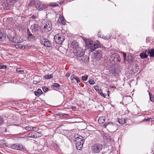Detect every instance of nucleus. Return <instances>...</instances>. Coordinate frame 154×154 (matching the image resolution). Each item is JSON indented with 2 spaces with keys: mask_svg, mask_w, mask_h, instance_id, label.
<instances>
[{
  "mask_svg": "<svg viewBox=\"0 0 154 154\" xmlns=\"http://www.w3.org/2000/svg\"><path fill=\"white\" fill-rule=\"evenodd\" d=\"M148 55L150 57H154V48L146 50L145 52L141 53L140 54V56L142 59L146 58Z\"/></svg>",
  "mask_w": 154,
  "mask_h": 154,
  "instance_id": "f257e3e1",
  "label": "nucleus"
},
{
  "mask_svg": "<svg viewBox=\"0 0 154 154\" xmlns=\"http://www.w3.org/2000/svg\"><path fill=\"white\" fill-rule=\"evenodd\" d=\"M103 148L102 145L100 143L94 144L91 148V152L93 154L98 153L100 152Z\"/></svg>",
  "mask_w": 154,
  "mask_h": 154,
  "instance_id": "f03ea898",
  "label": "nucleus"
},
{
  "mask_svg": "<svg viewBox=\"0 0 154 154\" xmlns=\"http://www.w3.org/2000/svg\"><path fill=\"white\" fill-rule=\"evenodd\" d=\"M84 140L83 137L81 136L75 137V145L78 150H80L82 149Z\"/></svg>",
  "mask_w": 154,
  "mask_h": 154,
  "instance_id": "7ed1b4c3",
  "label": "nucleus"
},
{
  "mask_svg": "<svg viewBox=\"0 0 154 154\" xmlns=\"http://www.w3.org/2000/svg\"><path fill=\"white\" fill-rule=\"evenodd\" d=\"M85 43L86 45L88 46V48L89 49V50L91 52L100 47V44L96 43L93 44L92 41H89L88 42L86 41Z\"/></svg>",
  "mask_w": 154,
  "mask_h": 154,
  "instance_id": "20e7f679",
  "label": "nucleus"
},
{
  "mask_svg": "<svg viewBox=\"0 0 154 154\" xmlns=\"http://www.w3.org/2000/svg\"><path fill=\"white\" fill-rule=\"evenodd\" d=\"M112 54L110 57L109 60L110 62L116 63L117 62L120 61L121 59L120 58L119 54L117 53L114 52H112Z\"/></svg>",
  "mask_w": 154,
  "mask_h": 154,
  "instance_id": "39448f33",
  "label": "nucleus"
},
{
  "mask_svg": "<svg viewBox=\"0 0 154 154\" xmlns=\"http://www.w3.org/2000/svg\"><path fill=\"white\" fill-rule=\"evenodd\" d=\"M55 41L57 44H62L65 39L64 35L62 33H59L55 35L54 37Z\"/></svg>",
  "mask_w": 154,
  "mask_h": 154,
  "instance_id": "423d86ee",
  "label": "nucleus"
},
{
  "mask_svg": "<svg viewBox=\"0 0 154 154\" xmlns=\"http://www.w3.org/2000/svg\"><path fill=\"white\" fill-rule=\"evenodd\" d=\"M74 55L78 57H81L85 54V51L81 48L78 47L73 51Z\"/></svg>",
  "mask_w": 154,
  "mask_h": 154,
  "instance_id": "0eeeda50",
  "label": "nucleus"
},
{
  "mask_svg": "<svg viewBox=\"0 0 154 154\" xmlns=\"http://www.w3.org/2000/svg\"><path fill=\"white\" fill-rule=\"evenodd\" d=\"M7 38L9 41L14 43H20L23 42L22 40L20 39L19 37H15L10 34L8 35Z\"/></svg>",
  "mask_w": 154,
  "mask_h": 154,
  "instance_id": "6e6552de",
  "label": "nucleus"
},
{
  "mask_svg": "<svg viewBox=\"0 0 154 154\" xmlns=\"http://www.w3.org/2000/svg\"><path fill=\"white\" fill-rule=\"evenodd\" d=\"M10 147L13 149L20 151L24 150L25 149L22 144L18 143L11 145Z\"/></svg>",
  "mask_w": 154,
  "mask_h": 154,
  "instance_id": "1a4fd4ad",
  "label": "nucleus"
},
{
  "mask_svg": "<svg viewBox=\"0 0 154 154\" xmlns=\"http://www.w3.org/2000/svg\"><path fill=\"white\" fill-rule=\"evenodd\" d=\"M103 126L104 128H106L107 126V128L110 130V131L113 132L115 131L113 129L116 127V125L112 122H109L105 123Z\"/></svg>",
  "mask_w": 154,
  "mask_h": 154,
  "instance_id": "9d476101",
  "label": "nucleus"
},
{
  "mask_svg": "<svg viewBox=\"0 0 154 154\" xmlns=\"http://www.w3.org/2000/svg\"><path fill=\"white\" fill-rule=\"evenodd\" d=\"M52 28V24L50 21H45L44 24V29L46 32H48L50 31Z\"/></svg>",
  "mask_w": 154,
  "mask_h": 154,
  "instance_id": "9b49d317",
  "label": "nucleus"
},
{
  "mask_svg": "<svg viewBox=\"0 0 154 154\" xmlns=\"http://www.w3.org/2000/svg\"><path fill=\"white\" fill-rule=\"evenodd\" d=\"M41 43L42 45L47 47H51L52 46V44L47 39L44 38L41 40Z\"/></svg>",
  "mask_w": 154,
  "mask_h": 154,
  "instance_id": "f8f14e48",
  "label": "nucleus"
},
{
  "mask_svg": "<svg viewBox=\"0 0 154 154\" xmlns=\"http://www.w3.org/2000/svg\"><path fill=\"white\" fill-rule=\"evenodd\" d=\"M32 4L33 5L36 4V7L38 10H43L45 9V7H44L43 5L41 4L40 2H37V3L36 1H34L33 2H32Z\"/></svg>",
  "mask_w": 154,
  "mask_h": 154,
  "instance_id": "ddd939ff",
  "label": "nucleus"
},
{
  "mask_svg": "<svg viewBox=\"0 0 154 154\" xmlns=\"http://www.w3.org/2000/svg\"><path fill=\"white\" fill-rule=\"evenodd\" d=\"M69 44L70 46L73 49H74V50L76 49L78 47H79L78 43L75 40L70 42Z\"/></svg>",
  "mask_w": 154,
  "mask_h": 154,
  "instance_id": "4468645a",
  "label": "nucleus"
},
{
  "mask_svg": "<svg viewBox=\"0 0 154 154\" xmlns=\"http://www.w3.org/2000/svg\"><path fill=\"white\" fill-rule=\"evenodd\" d=\"M39 26L37 24H34L31 26L30 29L33 32H34L38 30Z\"/></svg>",
  "mask_w": 154,
  "mask_h": 154,
  "instance_id": "2eb2a0df",
  "label": "nucleus"
},
{
  "mask_svg": "<svg viewBox=\"0 0 154 154\" xmlns=\"http://www.w3.org/2000/svg\"><path fill=\"white\" fill-rule=\"evenodd\" d=\"M102 135L103 139L108 142H109L110 141L111 137L107 134L104 133L102 134Z\"/></svg>",
  "mask_w": 154,
  "mask_h": 154,
  "instance_id": "dca6fc26",
  "label": "nucleus"
},
{
  "mask_svg": "<svg viewBox=\"0 0 154 154\" xmlns=\"http://www.w3.org/2000/svg\"><path fill=\"white\" fill-rule=\"evenodd\" d=\"M17 46H18L19 47L22 48H23L25 49H30L32 47V45L29 44H27L26 45H17Z\"/></svg>",
  "mask_w": 154,
  "mask_h": 154,
  "instance_id": "f3484780",
  "label": "nucleus"
},
{
  "mask_svg": "<svg viewBox=\"0 0 154 154\" xmlns=\"http://www.w3.org/2000/svg\"><path fill=\"white\" fill-rule=\"evenodd\" d=\"M6 38V34L0 31V42L3 41Z\"/></svg>",
  "mask_w": 154,
  "mask_h": 154,
  "instance_id": "a211bd4d",
  "label": "nucleus"
},
{
  "mask_svg": "<svg viewBox=\"0 0 154 154\" xmlns=\"http://www.w3.org/2000/svg\"><path fill=\"white\" fill-rule=\"evenodd\" d=\"M123 55L124 56V59H125V60H126L127 61H128V62L131 61V56H128L127 57L126 54L124 53H123Z\"/></svg>",
  "mask_w": 154,
  "mask_h": 154,
  "instance_id": "6ab92c4d",
  "label": "nucleus"
},
{
  "mask_svg": "<svg viewBox=\"0 0 154 154\" xmlns=\"http://www.w3.org/2000/svg\"><path fill=\"white\" fill-rule=\"evenodd\" d=\"M42 91L41 89H38L36 91L34 92L36 96L38 97L42 94Z\"/></svg>",
  "mask_w": 154,
  "mask_h": 154,
  "instance_id": "aec40b11",
  "label": "nucleus"
},
{
  "mask_svg": "<svg viewBox=\"0 0 154 154\" xmlns=\"http://www.w3.org/2000/svg\"><path fill=\"white\" fill-rule=\"evenodd\" d=\"M59 17V19L61 21V23L63 25H64L65 24L66 21L64 18V17L60 15Z\"/></svg>",
  "mask_w": 154,
  "mask_h": 154,
  "instance_id": "412c9836",
  "label": "nucleus"
},
{
  "mask_svg": "<svg viewBox=\"0 0 154 154\" xmlns=\"http://www.w3.org/2000/svg\"><path fill=\"white\" fill-rule=\"evenodd\" d=\"M98 122L100 124H102L105 122V118L104 117L102 116L100 117L98 120Z\"/></svg>",
  "mask_w": 154,
  "mask_h": 154,
  "instance_id": "4be33fe9",
  "label": "nucleus"
},
{
  "mask_svg": "<svg viewBox=\"0 0 154 154\" xmlns=\"http://www.w3.org/2000/svg\"><path fill=\"white\" fill-rule=\"evenodd\" d=\"M111 71L114 75H116L119 73V71L118 69L115 67L113 69V70L111 69Z\"/></svg>",
  "mask_w": 154,
  "mask_h": 154,
  "instance_id": "5701e85b",
  "label": "nucleus"
},
{
  "mask_svg": "<svg viewBox=\"0 0 154 154\" xmlns=\"http://www.w3.org/2000/svg\"><path fill=\"white\" fill-rule=\"evenodd\" d=\"M27 38L28 40L32 41L35 40V37L32 34H31L28 35Z\"/></svg>",
  "mask_w": 154,
  "mask_h": 154,
  "instance_id": "b1692460",
  "label": "nucleus"
},
{
  "mask_svg": "<svg viewBox=\"0 0 154 154\" xmlns=\"http://www.w3.org/2000/svg\"><path fill=\"white\" fill-rule=\"evenodd\" d=\"M95 55L98 58H100L102 56V54L100 51H96V53H95Z\"/></svg>",
  "mask_w": 154,
  "mask_h": 154,
  "instance_id": "393cba45",
  "label": "nucleus"
},
{
  "mask_svg": "<svg viewBox=\"0 0 154 154\" xmlns=\"http://www.w3.org/2000/svg\"><path fill=\"white\" fill-rule=\"evenodd\" d=\"M118 123H119L120 124L123 125L126 123L125 122V119L122 118L121 119H118Z\"/></svg>",
  "mask_w": 154,
  "mask_h": 154,
  "instance_id": "a878e982",
  "label": "nucleus"
},
{
  "mask_svg": "<svg viewBox=\"0 0 154 154\" xmlns=\"http://www.w3.org/2000/svg\"><path fill=\"white\" fill-rule=\"evenodd\" d=\"M94 89L98 93L100 94V92L102 91V90L97 85L95 86L94 88Z\"/></svg>",
  "mask_w": 154,
  "mask_h": 154,
  "instance_id": "bb28decb",
  "label": "nucleus"
},
{
  "mask_svg": "<svg viewBox=\"0 0 154 154\" xmlns=\"http://www.w3.org/2000/svg\"><path fill=\"white\" fill-rule=\"evenodd\" d=\"M15 1L13 0H9L7 1V3L9 5H12L15 3Z\"/></svg>",
  "mask_w": 154,
  "mask_h": 154,
  "instance_id": "cd10ccee",
  "label": "nucleus"
},
{
  "mask_svg": "<svg viewBox=\"0 0 154 154\" xmlns=\"http://www.w3.org/2000/svg\"><path fill=\"white\" fill-rule=\"evenodd\" d=\"M53 75L52 74L45 75L44 76V78L45 79H49L53 77Z\"/></svg>",
  "mask_w": 154,
  "mask_h": 154,
  "instance_id": "c85d7f7f",
  "label": "nucleus"
},
{
  "mask_svg": "<svg viewBox=\"0 0 154 154\" xmlns=\"http://www.w3.org/2000/svg\"><path fill=\"white\" fill-rule=\"evenodd\" d=\"M60 85L57 83H54L53 84V85L51 86V87H52L53 88H59L60 87Z\"/></svg>",
  "mask_w": 154,
  "mask_h": 154,
  "instance_id": "c756f323",
  "label": "nucleus"
},
{
  "mask_svg": "<svg viewBox=\"0 0 154 154\" xmlns=\"http://www.w3.org/2000/svg\"><path fill=\"white\" fill-rule=\"evenodd\" d=\"M24 128L25 130L27 131H31L33 129V127L27 126L25 127Z\"/></svg>",
  "mask_w": 154,
  "mask_h": 154,
  "instance_id": "7c9ffc66",
  "label": "nucleus"
},
{
  "mask_svg": "<svg viewBox=\"0 0 154 154\" xmlns=\"http://www.w3.org/2000/svg\"><path fill=\"white\" fill-rule=\"evenodd\" d=\"M56 115L59 116H68L69 115V114L66 113H57L56 114Z\"/></svg>",
  "mask_w": 154,
  "mask_h": 154,
  "instance_id": "2f4dec72",
  "label": "nucleus"
},
{
  "mask_svg": "<svg viewBox=\"0 0 154 154\" xmlns=\"http://www.w3.org/2000/svg\"><path fill=\"white\" fill-rule=\"evenodd\" d=\"M30 135V134H28V135L27 137H30V138H36V136L35 135V134H31V136H29V135Z\"/></svg>",
  "mask_w": 154,
  "mask_h": 154,
  "instance_id": "473e14b6",
  "label": "nucleus"
},
{
  "mask_svg": "<svg viewBox=\"0 0 154 154\" xmlns=\"http://www.w3.org/2000/svg\"><path fill=\"white\" fill-rule=\"evenodd\" d=\"M88 78V75H85L82 76V79L83 80L85 81L87 80Z\"/></svg>",
  "mask_w": 154,
  "mask_h": 154,
  "instance_id": "72a5a7b5",
  "label": "nucleus"
},
{
  "mask_svg": "<svg viewBox=\"0 0 154 154\" xmlns=\"http://www.w3.org/2000/svg\"><path fill=\"white\" fill-rule=\"evenodd\" d=\"M149 96L150 100L152 102H153L154 101V99L153 97H152V94L149 92Z\"/></svg>",
  "mask_w": 154,
  "mask_h": 154,
  "instance_id": "f704fd0d",
  "label": "nucleus"
},
{
  "mask_svg": "<svg viewBox=\"0 0 154 154\" xmlns=\"http://www.w3.org/2000/svg\"><path fill=\"white\" fill-rule=\"evenodd\" d=\"M35 134L36 136H37L36 138L37 137H40L41 136L42 134L38 132H36Z\"/></svg>",
  "mask_w": 154,
  "mask_h": 154,
  "instance_id": "c9c22d12",
  "label": "nucleus"
},
{
  "mask_svg": "<svg viewBox=\"0 0 154 154\" xmlns=\"http://www.w3.org/2000/svg\"><path fill=\"white\" fill-rule=\"evenodd\" d=\"M89 83L91 85H94L95 83L94 80L92 79H90L89 80Z\"/></svg>",
  "mask_w": 154,
  "mask_h": 154,
  "instance_id": "e433bc0d",
  "label": "nucleus"
},
{
  "mask_svg": "<svg viewBox=\"0 0 154 154\" xmlns=\"http://www.w3.org/2000/svg\"><path fill=\"white\" fill-rule=\"evenodd\" d=\"M16 71L17 72H23L24 71L23 70L21 69L20 68H17L16 69Z\"/></svg>",
  "mask_w": 154,
  "mask_h": 154,
  "instance_id": "4c0bfd02",
  "label": "nucleus"
},
{
  "mask_svg": "<svg viewBox=\"0 0 154 154\" xmlns=\"http://www.w3.org/2000/svg\"><path fill=\"white\" fill-rule=\"evenodd\" d=\"M43 90L45 92H47L48 90V88L46 87H43L42 88Z\"/></svg>",
  "mask_w": 154,
  "mask_h": 154,
  "instance_id": "58836bf2",
  "label": "nucleus"
},
{
  "mask_svg": "<svg viewBox=\"0 0 154 154\" xmlns=\"http://www.w3.org/2000/svg\"><path fill=\"white\" fill-rule=\"evenodd\" d=\"M75 76L74 75H72L70 77L71 79L72 80H73L74 79H75L76 77H75Z\"/></svg>",
  "mask_w": 154,
  "mask_h": 154,
  "instance_id": "ea45409f",
  "label": "nucleus"
},
{
  "mask_svg": "<svg viewBox=\"0 0 154 154\" xmlns=\"http://www.w3.org/2000/svg\"><path fill=\"white\" fill-rule=\"evenodd\" d=\"M6 68V66L5 65H0V69H5Z\"/></svg>",
  "mask_w": 154,
  "mask_h": 154,
  "instance_id": "a19ab883",
  "label": "nucleus"
},
{
  "mask_svg": "<svg viewBox=\"0 0 154 154\" xmlns=\"http://www.w3.org/2000/svg\"><path fill=\"white\" fill-rule=\"evenodd\" d=\"M3 122V120L2 117L0 116V125L2 124Z\"/></svg>",
  "mask_w": 154,
  "mask_h": 154,
  "instance_id": "79ce46f5",
  "label": "nucleus"
},
{
  "mask_svg": "<svg viewBox=\"0 0 154 154\" xmlns=\"http://www.w3.org/2000/svg\"><path fill=\"white\" fill-rule=\"evenodd\" d=\"M110 36H106L104 37L103 36V38L105 40H106V39L108 40L110 38Z\"/></svg>",
  "mask_w": 154,
  "mask_h": 154,
  "instance_id": "37998d69",
  "label": "nucleus"
},
{
  "mask_svg": "<svg viewBox=\"0 0 154 154\" xmlns=\"http://www.w3.org/2000/svg\"><path fill=\"white\" fill-rule=\"evenodd\" d=\"M101 96L103 97H104L105 98L106 97L105 95L103 93L102 91H101V92L100 93V94H99Z\"/></svg>",
  "mask_w": 154,
  "mask_h": 154,
  "instance_id": "c03bdc74",
  "label": "nucleus"
},
{
  "mask_svg": "<svg viewBox=\"0 0 154 154\" xmlns=\"http://www.w3.org/2000/svg\"><path fill=\"white\" fill-rule=\"evenodd\" d=\"M150 119H151V118L145 119L142 121V122H147L148 121L150 120Z\"/></svg>",
  "mask_w": 154,
  "mask_h": 154,
  "instance_id": "a18cd8bd",
  "label": "nucleus"
},
{
  "mask_svg": "<svg viewBox=\"0 0 154 154\" xmlns=\"http://www.w3.org/2000/svg\"><path fill=\"white\" fill-rule=\"evenodd\" d=\"M38 128L37 127H33V129L34 131H38Z\"/></svg>",
  "mask_w": 154,
  "mask_h": 154,
  "instance_id": "49530a36",
  "label": "nucleus"
},
{
  "mask_svg": "<svg viewBox=\"0 0 154 154\" xmlns=\"http://www.w3.org/2000/svg\"><path fill=\"white\" fill-rule=\"evenodd\" d=\"M98 35L101 38H103V36L101 35L100 32H98Z\"/></svg>",
  "mask_w": 154,
  "mask_h": 154,
  "instance_id": "de8ad7c7",
  "label": "nucleus"
},
{
  "mask_svg": "<svg viewBox=\"0 0 154 154\" xmlns=\"http://www.w3.org/2000/svg\"><path fill=\"white\" fill-rule=\"evenodd\" d=\"M51 6L54 7H57L58 6V5L56 3H53V4H52Z\"/></svg>",
  "mask_w": 154,
  "mask_h": 154,
  "instance_id": "09e8293b",
  "label": "nucleus"
},
{
  "mask_svg": "<svg viewBox=\"0 0 154 154\" xmlns=\"http://www.w3.org/2000/svg\"><path fill=\"white\" fill-rule=\"evenodd\" d=\"M27 34L28 35H29L32 34L30 33V31H29V29L28 28H27Z\"/></svg>",
  "mask_w": 154,
  "mask_h": 154,
  "instance_id": "8fccbe9b",
  "label": "nucleus"
},
{
  "mask_svg": "<svg viewBox=\"0 0 154 154\" xmlns=\"http://www.w3.org/2000/svg\"><path fill=\"white\" fill-rule=\"evenodd\" d=\"M75 80H76L77 82L78 83H79L80 82V80L78 79V77H76Z\"/></svg>",
  "mask_w": 154,
  "mask_h": 154,
  "instance_id": "3c124183",
  "label": "nucleus"
},
{
  "mask_svg": "<svg viewBox=\"0 0 154 154\" xmlns=\"http://www.w3.org/2000/svg\"><path fill=\"white\" fill-rule=\"evenodd\" d=\"M70 73L69 72H67L66 74V76L67 77H69L70 76Z\"/></svg>",
  "mask_w": 154,
  "mask_h": 154,
  "instance_id": "603ef678",
  "label": "nucleus"
},
{
  "mask_svg": "<svg viewBox=\"0 0 154 154\" xmlns=\"http://www.w3.org/2000/svg\"><path fill=\"white\" fill-rule=\"evenodd\" d=\"M33 83L34 84H36L38 83L39 82L36 81H34Z\"/></svg>",
  "mask_w": 154,
  "mask_h": 154,
  "instance_id": "864d4df0",
  "label": "nucleus"
},
{
  "mask_svg": "<svg viewBox=\"0 0 154 154\" xmlns=\"http://www.w3.org/2000/svg\"><path fill=\"white\" fill-rule=\"evenodd\" d=\"M76 109V107L75 106H73L72 107V109Z\"/></svg>",
  "mask_w": 154,
  "mask_h": 154,
  "instance_id": "5fc2aeb1",
  "label": "nucleus"
},
{
  "mask_svg": "<svg viewBox=\"0 0 154 154\" xmlns=\"http://www.w3.org/2000/svg\"><path fill=\"white\" fill-rule=\"evenodd\" d=\"M32 18L34 19H35L36 17L34 15L32 16Z\"/></svg>",
  "mask_w": 154,
  "mask_h": 154,
  "instance_id": "6e6d98bb",
  "label": "nucleus"
},
{
  "mask_svg": "<svg viewBox=\"0 0 154 154\" xmlns=\"http://www.w3.org/2000/svg\"><path fill=\"white\" fill-rule=\"evenodd\" d=\"M136 66V69H137L139 68V66Z\"/></svg>",
  "mask_w": 154,
  "mask_h": 154,
  "instance_id": "4d7b16f0",
  "label": "nucleus"
},
{
  "mask_svg": "<svg viewBox=\"0 0 154 154\" xmlns=\"http://www.w3.org/2000/svg\"><path fill=\"white\" fill-rule=\"evenodd\" d=\"M108 96L109 95V94H108Z\"/></svg>",
  "mask_w": 154,
  "mask_h": 154,
  "instance_id": "13d9d810",
  "label": "nucleus"
},
{
  "mask_svg": "<svg viewBox=\"0 0 154 154\" xmlns=\"http://www.w3.org/2000/svg\"><path fill=\"white\" fill-rule=\"evenodd\" d=\"M29 136H31V134H30V135H29Z\"/></svg>",
  "mask_w": 154,
  "mask_h": 154,
  "instance_id": "bf43d9fd",
  "label": "nucleus"
},
{
  "mask_svg": "<svg viewBox=\"0 0 154 154\" xmlns=\"http://www.w3.org/2000/svg\"><path fill=\"white\" fill-rule=\"evenodd\" d=\"M108 0L109 1H110V0Z\"/></svg>",
  "mask_w": 154,
  "mask_h": 154,
  "instance_id": "052dcab7",
  "label": "nucleus"
}]
</instances>
